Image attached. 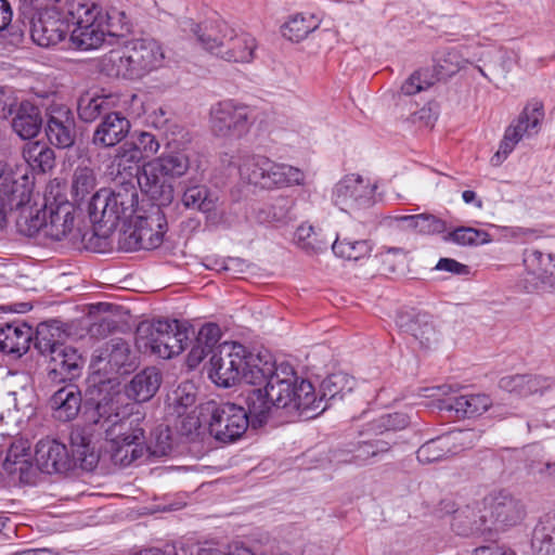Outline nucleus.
Here are the masks:
<instances>
[{
  "mask_svg": "<svg viewBox=\"0 0 555 555\" xmlns=\"http://www.w3.org/2000/svg\"><path fill=\"white\" fill-rule=\"evenodd\" d=\"M66 336L56 321L40 323L36 330L34 345L40 354L50 358L48 379L53 384L73 380L81 373L82 358L65 344Z\"/></svg>",
  "mask_w": 555,
  "mask_h": 555,
  "instance_id": "obj_5",
  "label": "nucleus"
},
{
  "mask_svg": "<svg viewBox=\"0 0 555 555\" xmlns=\"http://www.w3.org/2000/svg\"><path fill=\"white\" fill-rule=\"evenodd\" d=\"M46 131L51 144L60 149L70 147L76 138V124L72 112L64 106L52 108Z\"/></svg>",
  "mask_w": 555,
  "mask_h": 555,
  "instance_id": "obj_21",
  "label": "nucleus"
},
{
  "mask_svg": "<svg viewBox=\"0 0 555 555\" xmlns=\"http://www.w3.org/2000/svg\"><path fill=\"white\" fill-rule=\"evenodd\" d=\"M165 53L154 39H135L121 50L111 51L104 60L108 75L126 79H141L163 67Z\"/></svg>",
  "mask_w": 555,
  "mask_h": 555,
  "instance_id": "obj_7",
  "label": "nucleus"
},
{
  "mask_svg": "<svg viewBox=\"0 0 555 555\" xmlns=\"http://www.w3.org/2000/svg\"><path fill=\"white\" fill-rule=\"evenodd\" d=\"M406 222L408 227L421 234H437L446 231V223L434 215L421 214L415 216H401L398 218Z\"/></svg>",
  "mask_w": 555,
  "mask_h": 555,
  "instance_id": "obj_46",
  "label": "nucleus"
},
{
  "mask_svg": "<svg viewBox=\"0 0 555 555\" xmlns=\"http://www.w3.org/2000/svg\"><path fill=\"white\" fill-rule=\"evenodd\" d=\"M160 384V372L156 367H146L132 377L126 386V393L137 402H146L155 396Z\"/></svg>",
  "mask_w": 555,
  "mask_h": 555,
  "instance_id": "obj_26",
  "label": "nucleus"
},
{
  "mask_svg": "<svg viewBox=\"0 0 555 555\" xmlns=\"http://www.w3.org/2000/svg\"><path fill=\"white\" fill-rule=\"evenodd\" d=\"M449 443L446 435L426 441L416 452L417 460L430 464L449 459L453 455Z\"/></svg>",
  "mask_w": 555,
  "mask_h": 555,
  "instance_id": "obj_42",
  "label": "nucleus"
},
{
  "mask_svg": "<svg viewBox=\"0 0 555 555\" xmlns=\"http://www.w3.org/2000/svg\"><path fill=\"white\" fill-rule=\"evenodd\" d=\"M452 527L461 535H485L491 531L487 516L481 513L478 503L456 511Z\"/></svg>",
  "mask_w": 555,
  "mask_h": 555,
  "instance_id": "obj_25",
  "label": "nucleus"
},
{
  "mask_svg": "<svg viewBox=\"0 0 555 555\" xmlns=\"http://www.w3.org/2000/svg\"><path fill=\"white\" fill-rule=\"evenodd\" d=\"M296 245L308 255H317L327 249L330 242L310 224H300L295 232Z\"/></svg>",
  "mask_w": 555,
  "mask_h": 555,
  "instance_id": "obj_40",
  "label": "nucleus"
},
{
  "mask_svg": "<svg viewBox=\"0 0 555 555\" xmlns=\"http://www.w3.org/2000/svg\"><path fill=\"white\" fill-rule=\"evenodd\" d=\"M88 212L99 236H109L118 227L135 248L159 246L167 231L163 208L142 202L133 183L121 182L115 190L101 189L91 198Z\"/></svg>",
  "mask_w": 555,
  "mask_h": 555,
  "instance_id": "obj_1",
  "label": "nucleus"
},
{
  "mask_svg": "<svg viewBox=\"0 0 555 555\" xmlns=\"http://www.w3.org/2000/svg\"><path fill=\"white\" fill-rule=\"evenodd\" d=\"M263 181V189L300 185L304 183V172L291 165L276 164L270 159Z\"/></svg>",
  "mask_w": 555,
  "mask_h": 555,
  "instance_id": "obj_32",
  "label": "nucleus"
},
{
  "mask_svg": "<svg viewBox=\"0 0 555 555\" xmlns=\"http://www.w3.org/2000/svg\"><path fill=\"white\" fill-rule=\"evenodd\" d=\"M33 328L26 324H7L0 328V351L21 357L29 349Z\"/></svg>",
  "mask_w": 555,
  "mask_h": 555,
  "instance_id": "obj_28",
  "label": "nucleus"
},
{
  "mask_svg": "<svg viewBox=\"0 0 555 555\" xmlns=\"http://www.w3.org/2000/svg\"><path fill=\"white\" fill-rule=\"evenodd\" d=\"M196 400L195 387L192 383L186 382L179 385L171 393L168 395V405L178 416L186 413V410L194 405Z\"/></svg>",
  "mask_w": 555,
  "mask_h": 555,
  "instance_id": "obj_44",
  "label": "nucleus"
},
{
  "mask_svg": "<svg viewBox=\"0 0 555 555\" xmlns=\"http://www.w3.org/2000/svg\"><path fill=\"white\" fill-rule=\"evenodd\" d=\"M147 449L153 455L164 456L171 450V442L168 428H159L155 433V444L147 446L145 443L144 450Z\"/></svg>",
  "mask_w": 555,
  "mask_h": 555,
  "instance_id": "obj_60",
  "label": "nucleus"
},
{
  "mask_svg": "<svg viewBox=\"0 0 555 555\" xmlns=\"http://www.w3.org/2000/svg\"><path fill=\"white\" fill-rule=\"evenodd\" d=\"M190 168L189 156L181 151L164 153L142 166L138 183L155 205H169L173 199V186L167 179L184 176Z\"/></svg>",
  "mask_w": 555,
  "mask_h": 555,
  "instance_id": "obj_8",
  "label": "nucleus"
},
{
  "mask_svg": "<svg viewBox=\"0 0 555 555\" xmlns=\"http://www.w3.org/2000/svg\"><path fill=\"white\" fill-rule=\"evenodd\" d=\"M408 424L409 417L403 413L384 414L367 425L366 433L369 436H380L388 431L403 429Z\"/></svg>",
  "mask_w": 555,
  "mask_h": 555,
  "instance_id": "obj_45",
  "label": "nucleus"
},
{
  "mask_svg": "<svg viewBox=\"0 0 555 555\" xmlns=\"http://www.w3.org/2000/svg\"><path fill=\"white\" fill-rule=\"evenodd\" d=\"M360 436H366L367 439L359 440L357 443H352V448L347 452L351 453L349 457L340 459L341 454L337 452L336 457L339 461L346 463L364 464L370 459L377 457L380 454L387 453L392 446V442L384 439L373 438L369 436L366 430L361 431Z\"/></svg>",
  "mask_w": 555,
  "mask_h": 555,
  "instance_id": "obj_29",
  "label": "nucleus"
},
{
  "mask_svg": "<svg viewBox=\"0 0 555 555\" xmlns=\"http://www.w3.org/2000/svg\"><path fill=\"white\" fill-rule=\"evenodd\" d=\"M332 250L343 259L358 261L371 254L372 245L366 240L337 236L332 244Z\"/></svg>",
  "mask_w": 555,
  "mask_h": 555,
  "instance_id": "obj_39",
  "label": "nucleus"
},
{
  "mask_svg": "<svg viewBox=\"0 0 555 555\" xmlns=\"http://www.w3.org/2000/svg\"><path fill=\"white\" fill-rule=\"evenodd\" d=\"M452 454H457L463 450L474 448L481 438V431L467 428L457 429L446 434Z\"/></svg>",
  "mask_w": 555,
  "mask_h": 555,
  "instance_id": "obj_48",
  "label": "nucleus"
},
{
  "mask_svg": "<svg viewBox=\"0 0 555 555\" xmlns=\"http://www.w3.org/2000/svg\"><path fill=\"white\" fill-rule=\"evenodd\" d=\"M396 323L401 332L411 335L422 349H431L439 341L437 330L431 315L414 310L398 313Z\"/></svg>",
  "mask_w": 555,
  "mask_h": 555,
  "instance_id": "obj_16",
  "label": "nucleus"
},
{
  "mask_svg": "<svg viewBox=\"0 0 555 555\" xmlns=\"http://www.w3.org/2000/svg\"><path fill=\"white\" fill-rule=\"evenodd\" d=\"M520 137L517 134L514 128L508 127L505 130L503 140L500 143L498 152L492 156L491 164L499 166L502 162L512 153L516 144L520 141Z\"/></svg>",
  "mask_w": 555,
  "mask_h": 555,
  "instance_id": "obj_57",
  "label": "nucleus"
},
{
  "mask_svg": "<svg viewBox=\"0 0 555 555\" xmlns=\"http://www.w3.org/2000/svg\"><path fill=\"white\" fill-rule=\"evenodd\" d=\"M9 403H13L16 411L26 415H31L35 410L36 395L34 388L29 385L20 387L17 390L10 391L8 395Z\"/></svg>",
  "mask_w": 555,
  "mask_h": 555,
  "instance_id": "obj_53",
  "label": "nucleus"
},
{
  "mask_svg": "<svg viewBox=\"0 0 555 555\" xmlns=\"http://www.w3.org/2000/svg\"><path fill=\"white\" fill-rule=\"evenodd\" d=\"M42 126L40 109L29 102H22L12 127L22 139L36 137Z\"/></svg>",
  "mask_w": 555,
  "mask_h": 555,
  "instance_id": "obj_31",
  "label": "nucleus"
},
{
  "mask_svg": "<svg viewBox=\"0 0 555 555\" xmlns=\"http://www.w3.org/2000/svg\"><path fill=\"white\" fill-rule=\"evenodd\" d=\"M23 157L31 168L39 169L42 172L52 169L54 166V151L44 142L35 141L25 144Z\"/></svg>",
  "mask_w": 555,
  "mask_h": 555,
  "instance_id": "obj_38",
  "label": "nucleus"
},
{
  "mask_svg": "<svg viewBox=\"0 0 555 555\" xmlns=\"http://www.w3.org/2000/svg\"><path fill=\"white\" fill-rule=\"evenodd\" d=\"M461 62V57L456 51L443 52L437 59V69L439 75L443 77H450L454 75L462 67Z\"/></svg>",
  "mask_w": 555,
  "mask_h": 555,
  "instance_id": "obj_58",
  "label": "nucleus"
},
{
  "mask_svg": "<svg viewBox=\"0 0 555 555\" xmlns=\"http://www.w3.org/2000/svg\"><path fill=\"white\" fill-rule=\"evenodd\" d=\"M35 459L39 469L46 474L65 473L72 466L67 447L53 439L37 443Z\"/></svg>",
  "mask_w": 555,
  "mask_h": 555,
  "instance_id": "obj_20",
  "label": "nucleus"
},
{
  "mask_svg": "<svg viewBox=\"0 0 555 555\" xmlns=\"http://www.w3.org/2000/svg\"><path fill=\"white\" fill-rule=\"evenodd\" d=\"M181 201L185 208L202 212H209L216 207V198L205 185L185 186Z\"/></svg>",
  "mask_w": 555,
  "mask_h": 555,
  "instance_id": "obj_41",
  "label": "nucleus"
},
{
  "mask_svg": "<svg viewBox=\"0 0 555 555\" xmlns=\"http://www.w3.org/2000/svg\"><path fill=\"white\" fill-rule=\"evenodd\" d=\"M491 404L489 396L477 393L459 396L444 408L454 411L457 417H474L488 411Z\"/></svg>",
  "mask_w": 555,
  "mask_h": 555,
  "instance_id": "obj_33",
  "label": "nucleus"
},
{
  "mask_svg": "<svg viewBox=\"0 0 555 555\" xmlns=\"http://www.w3.org/2000/svg\"><path fill=\"white\" fill-rule=\"evenodd\" d=\"M242 379L247 384L263 386L249 390L245 403L253 417L254 425H263L274 410L305 411L311 416V410L318 409L313 385L299 379L288 364L276 365L271 356L253 354L246 350Z\"/></svg>",
  "mask_w": 555,
  "mask_h": 555,
  "instance_id": "obj_2",
  "label": "nucleus"
},
{
  "mask_svg": "<svg viewBox=\"0 0 555 555\" xmlns=\"http://www.w3.org/2000/svg\"><path fill=\"white\" fill-rule=\"evenodd\" d=\"M30 443L23 438L15 439L3 460V469L8 474H15L17 472L24 473L29 466L30 459Z\"/></svg>",
  "mask_w": 555,
  "mask_h": 555,
  "instance_id": "obj_37",
  "label": "nucleus"
},
{
  "mask_svg": "<svg viewBox=\"0 0 555 555\" xmlns=\"http://www.w3.org/2000/svg\"><path fill=\"white\" fill-rule=\"evenodd\" d=\"M30 198L29 178L17 167L0 162V228L5 224L7 216L14 209H21L16 218L18 231L27 236H44L47 224L46 206L41 210L26 207Z\"/></svg>",
  "mask_w": 555,
  "mask_h": 555,
  "instance_id": "obj_4",
  "label": "nucleus"
},
{
  "mask_svg": "<svg viewBox=\"0 0 555 555\" xmlns=\"http://www.w3.org/2000/svg\"><path fill=\"white\" fill-rule=\"evenodd\" d=\"M18 104L16 92L11 87L0 86V118H8L12 115Z\"/></svg>",
  "mask_w": 555,
  "mask_h": 555,
  "instance_id": "obj_59",
  "label": "nucleus"
},
{
  "mask_svg": "<svg viewBox=\"0 0 555 555\" xmlns=\"http://www.w3.org/2000/svg\"><path fill=\"white\" fill-rule=\"evenodd\" d=\"M446 240H450L460 245H482L491 241L490 235L481 230L461 227L450 232Z\"/></svg>",
  "mask_w": 555,
  "mask_h": 555,
  "instance_id": "obj_51",
  "label": "nucleus"
},
{
  "mask_svg": "<svg viewBox=\"0 0 555 555\" xmlns=\"http://www.w3.org/2000/svg\"><path fill=\"white\" fill-rule=\"evenodd\" d=\"M96 179L93 169L77 167L73 177V191L77 197L83 198L95 188Z\"/></svg>",
  "mask_w": 555,
  "mask_h": 555,
  "instance_id": "obj_55",
  "label": "nucleus"
},
{
  "mask_svg": "<svg viewBox=\"0 0 555 555\" xmlns=\"http://www.w3.org/2000/svg\"><path fill=\"white\" fill-rule=\"evenodd\" d=\"M490 508L496 529L517 526L526 516L524 503L504 491L490 495Z\"/></svg>",
  "mask_w": 555,
  "mask_h": 555,
  "instance_id": "obj_19",
  "label": "nucleus"
},
{
  "mask_svg": "<svg viewBox=\"0 0 555 555\" xmlns=\"http://www.w3.org/2000/svg\"><path fill=\"white\" fill-rule=\"evenodd\" d=\"M212 352L210 347H206L205 343L199 344L198 338L195 337L191 350L188 354V364L190 367L197 366L203 359L208 354Z\"/></svg>",
  "mask_w": 555,
  "mask_h": 555,
  "instance_id": "obj_63",
  "label": "nucleus"
},
{
  "mask_svg": "<svg viewBox=\"0 0 555 555\" xmlns=\"http://www.w3.org/2000/svg\"><path fill=\"white\" fill-rule=\"evenodd\" d=\"M129 143L133 144L134 149L140 152L142 158L156 154L160 146L155 135L146 131L134 134L132 141Z\"/></svg>",
  "mask_w": 555,
  "mask_h": 555,
  "instance_id": "obj_56",
  "label": "nucleus"
},
{
  "mask_svg": "<svg viewBox=\"0 0 555 555\" xmlns=\"http://www.w3.org/2000/svg\"><path fill=\"white\" fill-rule=\"evenodd\" d=\"M103 29L108 36L119 37L129 31V20L126 13L114 7L103 15Z\"/></svg>",
  "mask_w": 555,
  "mask_h": 555,
  "instance_id": "obj_49",
  "label": "nucleus"
},
{
  "mask_svg": "<svg viewBox=\"0 0 555 555\" xmlns=\"http://www.w3.org/2000/svg\"><path fill=\"white\" fill-rule=\"evenodd\" d=\"M196 337L198 338L199 344L205 343L206 347H210L211 350H214V347L220 340L221 331L217 324L207 323L201 327Z\"/></svg>",
  "mask_w": 555,
  "mask_h": 555,
  "instance_id": "obj_61",
  "label": "nucleus"
},
{
  "mask_svg": "<svg viewBox=\"0 0 555 555\" xmlns=\"http://www.w3.org/2000/svg\"><path fill=\"white\" fill-rule=\"evenodd\" d=\"M67 14L75 25L70 39L80 50L99 48L106 36L101 9L92 0H65Z\"/></svg>",
  "mask_w": 555,
  "mask_h": 555,
  "instance_id": "obj_11",
  "label": "nucleus"
},
{
  "mask_svg": "<svg viewBox=\"0 0 555 555\" xmlns=\"http://www.w3.org/2000/svg\"><path fill=\"white\" fill-rule=\"evenodd\" d=\"M543 118V105L539 102L530 103L524 108L517 121L509 127L516 130L520 139L530 138L539 132Z\"/></svg>",
  "mask_w": 555,
  "mask_h": 555,
  "instance_id": "obj_35",
  "label": "nucleus"
},
{
  "mask_svg": "<svg viewBox=\"0 0 555 555\" xmlns=\"http://www.w3.org/2000/svg\"><path fill=\"white\" fill-rule=\"evenodd\" d=\"M524 264L526 275L522 283L528 293L534 292L541 286L555 287L552 275L553 256L551 254H544L535 248L526 249Z\"/></svg>",
  "mask_w": 555,
  "mask_h": 555,
  "instance_id": "obj_17",
  "label": "nucleus"
},
{
  "mask_svg": "<svg viewBox=\"0 0 555 555\" xmlns=\"http://www.w3.org/2000/svg\"><path fill=\"white\" fill-rule=\"evenodd\" d=\"M190 339V330L182 327L177 320L142 322L137 327L135 345L143 353L170 359L180 354Z\"/></svg>",
  "mask_w": 555,
  "mask_h": 555,
  "instance_id": "obj_9",
  "label": "nucleus"
},
{
  "mask_svg": "<svg viewBox=\"0 0 555 555\" xmlns=\"http://www.w3.org/2000/svg\"><path fill=\"white\" fill-rule=\"evenodd\" d=\"M107 102L103 96H81L78 101V116L86 122L95 120L106 109Z\"/></svg>",
  "mask_w": 555,
  "mask_h": 555,
  "instance_id": "obj_50",
  "label": "nucleus"
},
{
  "mask_svg": "<svg viewBox=\"0 0 555 555\" xmlns=\"http://www.w3.org/2000/svg\"><path fill=\"white\" fill-rule=\"evenodd\" d=\"M88 426L103 435L111 443L112 460L120 466H128L141 457L145 447V415L127 406L120 408L112 397H103L94 404H88L83 413Z\"/></svg>",
  "mask_w": 555,
  "mask_h": 555,
  "instance_id": "obj_3",
  "label": "nucleus"
},
{
  "mask_svg": "<svg viewBox=\"0 0 555 555\" xmlns=\"http://www.w3.org/2000/svg\"><path fill=\"white\" fill-rule=\"evenodd\" d=\"M75 206L66 199L54 198L46 203L44 236L53 241L66 237L75 228Z\"/></svg>",
  "mask_w": 555,
  "mask_h": 555,
  "instance_id": "obj_18",
  "label": "nucleus"
},
{
  "mask_svg": "<svg viewBox=\"0 0 555 555\" xmlns=\"http://www.w3.org/2000/svg\"><path fill=\"white\" fill-rule=\"evenodd\" d=\"M531 545L535 555H555V515H546L539 521Z\"/></svg>",
  "mask_w": 555,
  "mask_h": 555,
  "instance_id": "obj_34",
  "label": "nucleus"
},
{
  "mask_svg": "<svg viewBox=\"0 0 555 555\" xmlns=\"http://www.w3.org/2000/svg\"><path fill=\"white\" fill-rule=\"evenodd\" d=\"M501 389L520 397L534 393H543L551 388L552 382L548 378L531 375L516 374L502 377L499 382Z\"/></svg>",
  "mask_w": 555,
  "mask_h": 555,
  "instance_id": "obj_27",
  "label": "nucleus"
},
{
  "mask_svg": "<svg viewBox=\"0 0 555 555\" xmlns=\"http://www.w3.org/2000/svg\"><path fill=\"white\" fill-rule=\"evenodd\" d=\"M70 382L72 380L64 382L65 385L55 390L49 400L53 417L61 422L73 421L81 409V392L79 388Z\"/></svg>",
  "mask_w": 555,
  "mask_h": 555,
  "instance_id": "obj_23",
  "label": "nucleus"
},
{
  "mask_svg": "<svg viewBox=\"0 0 555 555\" xmlns=\"http://www.w3.org/2000/svg\"><path fill=\"white\" fill-rule=\"evenodd\" d=\"M479 61H483L491 72L506 75L511 70L513 53L503 49L491 50L485 52Z\"/></svg>",
  "mask_w": 555,
  "mask_h": 555,
  "instance_id": "obj_54",
  "label": "nucleus"
},
{
  "mask_svg": "<svg viewBox=\"0 0 555 555\" xmlns=\"http://www.w3.org/2000/svg\"><path fill=\"white\" fill-rule=\"evenodd\" d=\"M529 473L540 480H555V461L532 463Z\"/></svg>",
  "mask_w": 555,
  "mask_h": 555,
  "instance_id": "obj_62",
  "label": "nucleus"
},
{
  "mask_svg": "<svg viewBox=\"0 0 555 555\" xmlns=\"http://www.w3.org/2000/svg\"><path fill=\"white\" fill-rule=\"evenodd\" d=\"M246 348L237 343H223L210 359L209 378L218 386L229 388L242 379Z\"/></svg>",
  "mask_w": 555,
  "mask_h": 555,
  "instance_id": "obj_14",
  "label": "nucleus"
},
{
  "mask_svg": "<svg viewBox=\"0 0 555 555\" xmlns=\"http://www.w3.org/2000/svg\"><path fill=\"white\" fill-rule=\"evenodd\" d=\"M142 159L140 152L134 149L133 144L125 142L116 150L108 166L109 173L120 177L122 179L121 182L131 183L127 179H132L137 176L139 164Z\"/></svg>",
  "mask_w": 555,
  "mask_h": 555,
  "instance_id": "obj_30",
  "label": "nucleus"
},
{
  "mask_svg": "<svg viewBox=\"0 0 555 555\" xmlns=\"http://www.w3.org/2000/svg\"><path fill=\"white\" fill-rule=\"evenodd\" d=\"M101 360H105L112 371H119L126 366L130 358L129 345L121 338L111 339L101 353Z\"/></svg>",
  "mask_w": 555,
  "mask_h": 555,
  "instance_id": "obj_43",
  "label": "nucleus"
},
{
  "mask_svg": "<svg viewBox=\"0 0 555 555\" xmlns=\"http://www.w3.org/2000/svg\"><path fill=\"white\" fill-rule=\"evenodd\" d=\"M130 130L129 120L120 113L105 115L93 132L92 143L96 146L111 147L121 142Z\"/></svg>",
  "mask_w": 555,
  "mask_h": 555,
  "instance_id": "obj_24",
  "label": "nucleus"
},
{
  "mask_svg": "<svg viewBox=\"0 0 555 555\" xmlns=\"http://www.w3.org/2000/svg\"><path fill=\"white\" fill-rule=\"evenodd\" d=\"M207 410L210 413L209 433L216 440L221 442L227 443L237 440L245 434L249 424L255 428L261 426L254 425L249 410L246 411L243 406L235 403L209 402Z\"/></svg>",
  "mask_w": 555,
  "mask_h": 555,
  "instance_id": "obj_12",
  "label": "nucleus"
},
{
  "mask_svg": "<svg viewBox=\"0 0 555 555\" xmlns=\"http://www.w3.org/2000/svg\"><path fill=\"white\" fill-rule=\"evenodd\" d=\"M251 124V109L233 100L221 101L210 109V127L218 137L241 138L247 133Z\"/></svg>",
  "mask_w": 555,
  "mask_h": 555,
  "instance_id": "obj_13",
  "label": "nucleus"
},
{
  "mask_svg": "<svg viewBox=\"0 0 555 555\" xmlns=\"http://www.w3.org/2000/svg\"><path fill=\"white\" fill-rule=\"evenodd\" d=\"M201 46L217 57L231 63H250L256 55V38L225 22L198 25L195 30Z\"/></svg>",
  "mask_w": 555,
  "mask_h": 555,
  "instance_id": "obj_6",
  "label": "nucleus"
},
{
  "mask_svg": "<svg viewBox=\"0 0 555 555\" xmlns=\"http://www.w3.org/2000/svg\"><path fill=\"white\" fill-rule=\"evenodd\" d=\"M354 387V379L346 373H335L327 376L321 384V397L317 398L318 409L311 410V416H307L305 411H289V414L304 417L306 420L313 418L320 413L327 409V404H323L324 401H337L343 400L345 396L352 391Z\"/></svg>",
  "mask_w": 555,
  "mask_h": 555,
  "instance_id": "obj_22",
  "label": "nucleus"
},
{
  "mask_svg": "<svg viewBox=\"0 0 555 555\" xmlns=\"http://www.w3.org/2000/svg\"><path fill=\"white\" fill-rule=\"evenodd\" d=\"M374 186L359 175L344 177L334 188L333 201L344 211H350L371 203Z\"/></svg>",
  "mask_w": 555,
  "mask_h": 555,
  "instance_id": "obj_15",
  "label": "nucleus"
},
{
  "mask_svg": "<svg viewBox=\"0 0 555 555\" xmlns=\"http://www.w3.org/2000/svg\"><path fill=\"white\" fill-rule=\"evenodd\" d=\"M315 27L317 25L312 17H306L298 14L289 18L283 25L282 34L286 39L298 42L304 40L312 30L315 29Z\"/></svg>",
  "mask_w": 555,
  "mask_h": 555,
  "instance_id": "obj_47",
  "label": "nucleus"
},
{
  "mask_svg": "<svg viewBox=\"0 0 555 555\" xmlns=\"http://www.w3.org/2000/svg\"><path fill=\"white\" fill-rule=\"evenodd\" d=\"M268 165H270V159L266 156L246 155L241 158L238 172L244 181L263 188Z\"/></svg>",
  "mask_w": 555,
  "mask_h": 555,
  "instance_id": "obj_36",
  "label": "nucleus"
},
{
  "mask_svg": "<svg viewBox=\"0 0 555 555\" xmlns=\"http://www.w3.org/2000/svg\"><path fill=\"white\" fill-rule=\"evenodd\" d=\"M65 0H31L36 14L31 20V38L40 47L61 42L68 33L72 20Z\"/></svg>",
  "mask_w": 555,
  "mask_h": 555,
  "instance_id": "obj_10",
  "label": "nucleus"
},
{
  "mask_svg": "<svg viewBox=\"0 0 555 555\" xmlns=\"http://www.w3.org/2000/svg\"><path fill=\"white\" fill-rule=\"evenodd\" d=\"M293 207V202L286 197H280L268 208L261 210L258 215L260 222H276L284 223L289 219V212Z\"/></svg>",
  "mask_w": 555,
  "mask_h": 555,
  "instance_id": "obj_52",
  "label": "nucleus"
},
{
  "mask_svg": "<svg viewBox=\"0 0 555 555\" xmlns=\"http://www.w3.org/2000/svg\"><path fill=\"white\" fill-rule=\"evenodd\" d=\"M429 87V83L423 85L421 80V73H413L401 86V91L405 95H413Z\"/></svg>",
  "mask_w": 555,
  "mask_h": 555,
  "instance_id": "obj_64",
  "label": "nucleus"
}]
</instances>
